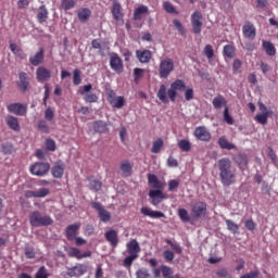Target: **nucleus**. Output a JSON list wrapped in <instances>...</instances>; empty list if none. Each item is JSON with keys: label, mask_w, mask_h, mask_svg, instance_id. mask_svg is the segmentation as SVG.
Masks as SVG:
<instances>
[{"label": "nucleus", "mask_w": 278, "mask_h": 278, "mask_svg": "<svg viewBox=\"0 0 278 278\" xmlns=\"http://www.w3.org/2000/svg\"><path fill=\"white\" fill-rule=\"evenodd\" d=\"M148 184L150 188H152L148 193V197L152 199L151 205L157 207L159 204L164 201V199H168V195H166V193L163 191L164 188H166V181L160 180L155 174H148Z\"/></svg>", "instance_id": "nucleus-1"}, {"label": "nucleus", "mask_w": 278, "mask_h": 278, "mask_svg": "<svg viewBox=\"0 0 278 278\" xmlns=\"http://www.w3.org/2000/svg\"><path fill=\"white\" fill-rule=\"evenodd\" d=\"M186 90V83L182 79H176L170 84V88L166 90V85H161L156 93L157 99L162 103H175L177 101V92H184Z\"/></svg>", "instance_id": "nucleus-2"}, {"label": "nucleus", "mask_w": 278, "mask_h": 278, "mask_svg": "<svg viewBox=\"0 0 278 278\" xmlns=\"http://www.w3.org/2000/svg\"><path fill=\"white\" fill-rule=\"evenodd\" d=\"M217 166L223 186H233L236 184V172L231 169V160L224 157L217 162Z\"/></svg>", "instance_id": "nucleus-3"}, {"label": "nucleus", "mask_w": 278, "mask_h": 278, "mask_svg": "<svg viewBox=\"0 0 278 278\" xmlns=\"http://www.w3.org/2000/svg\"><path fill=\"white\" fill-rule=\"evenodd\" d=\"M126 249L129 255L124 258L123 266H125V268H131V264H134V262H136V258L139 257L140 243H138L136 239H131L126 244Z\"/></svg>", "instance_id": "nucleus-4"}, {"label": "nucleus", "mask_w": 278, "mask_h": 278, "mask_svg": "<svg viewBox=\"0 0 278 278\" xmlns=\"http://www.w3.org/2000/svg\"><path fill=\"white\" fill-rule=\"evenodd\" d=\"M29 224L31 227H50L53 225V218L49 215H42L39 211H34L29 215Z\"/></svg>", "instance_id": "nucleus-5"}, {"label": "nucleus", "mask_w": 278, "mask_h": 278, "mask_svg": "<svg viewBox=\"0 0 278 278\" xmlns=\"http://www.w3.org/2000/svg\"><path fill=\"white\" fill-rule=\"evenodd\" d=\"M49 170H51V165L47 162H35L29 167L30 175L35 177H46L49 175Z\"/></svg>", "instance_id": "nucleus-6"}, {"label": "nucleus", "mask_w": 278, "mask_h": 278, "mask_svg": "<svg viewBox=\"0 0 278 278\" xmlns=\"http://www.w3.org/2000/svg\"><path fill=\"white\" fill-rule=\"evenodd\" d=\"M173 71H175V62H173V59L161 60L159 67V75L161 79H168V76Z\"/></svg>", "instance_id": "nucleus-7"}, {"label": "nucleus", "mask_w": 278, "mask_h": 278, "mask_svg": "<svg viewBox=\"0 0 278 278\" xmlns=\"http://www.w3.org/2000/svg\"><path fill=\"white\" fill-rule=\"evenodd\" d=\"M191 214L193 218H205L207 216V203L198 201L191 205Z\"/></svg>", "instance_id": "nucleus-8"}, {"label": "nucleus", "mask_w": 278, "mask_h": 278, "mask_svg": "<svg viewBox=\"0 0 278 278\" xmlns=\"http://www.w3.org/2000/svg\"><path fill=\"white\" fill-rule=\"evenodd\" d=\"M191 27L193 34H201V30L203 29V14L201 13V11H194L191 14Z\"/></svg>", "instance_id": "nucleus-9"}, {"label": "nucleus", "mask_w": 278, "mask_h": 278, "mask_svg": "<svg viewBox=\"0 0 278 278\" xmlns=\"http://www.w3.org/2000/svg\"><path fill=\"white\" fill-rule=\"evenodd\" d=\"M91 207L98 211V216L102 223H110L112 220V213H110L101 202H91Z\"/></svg>", "instance_id": "nucleus-10"}, {"label": "nucleus", "mask_w": 278, "mask_h": 278, "mask_svg": "<svg viewBox=\"0 0 278 278\" xmlns=\"http://www.w3.org/2000/svg\"><path fill=\"white\" fill-rule=\"evenodd\" d=\"M7 110L10 114H15V116H27V104L21 102L8 104Z\"/></svg>", "instance_id": "nucleus-11"}, {"label": "nucleus", "mask_w": 278, "mask_h": 278, "mask_svg": "<svg viewBox=\"0 0 278 278\" xmlns=\"http://www.w3.org/2000/svg\"><path fill=\"white\" fill-rule=\"evenodd\" d=\"M90 90H92V85L88 84L79 88V93L84 96L86 103H97L99 97L94 93H90Z\"/></svg>", "instance_id": "nucleus-12"}, {"label": "nucleus", "mask_w": 278, "mask_h": 278, "mask_svg": "<svg viewBox=\"0 0 278 278\" xmlns=\"http://www.w3.org/2000/svg\"><path fill=\"white\" fill-rule=\"evenodd\" d=\"M88 273V265L77 263L73 267H68L66 275L67 277H81Z\"/></svg>", "instance_id": "nucleus-13"}, {"label": "nucleus", "mask_w": 278, "mask_h": 278, "mask_svg": "<svg viewBox=\"0 0 278 278\" xmlns=\"http://www.w3.org/2000/svg\"><path fill=\"white\" fill-rule=\"evenodd\" d=\"M194 138L201 142H210L212 140V132L205 126H199L193 131Z\"/></svg>", "instance_id": "nucleus-14"}, {"label": "nucleus", "mask_w": 278, "mask_h": 278, "mask_svg": "<svg viewBox=\"0 0 278 278\" xmlns=\"http://www.w3.org/2000/svg\"><path fill=\"white\" fill-rule=\"evenodd\" d=\"M108 101L112 108H116L117 110L125 106V98L123 96L116 97V93L112 90L108 92Z\"/></svg>", "instance_id": "nucleus-15"}, {"label": "nucleus", "mask_w": 278, "mask_h": 278, "mask_svg": "<svg viewBox=\"0 0 278 278\" xmlns=\"http://www.w3.org/2000/svg\"><path fill=\"white\" fill-rule=\"evenodd\" d=\"M242 34L244 38H248L249 40H255L257 36V29L253 23L247 21L242 26Z\"/></svg>", "instance_id": "nucleus-16"}, {"label": "nucleus", "mask_w": 278, "mask_h": 278, "mask_svg": "<svg viewBox=\"0 0 278 278\" xmlns=\"http://www.w3.org/2000/svg\"><path fill=\"white\" fill-rule=\"evenodd\" d=\"M51 191L48 188H40L36 191L27 190L24 193L26 199H45V197H49Z\"/></svg>", "instance_id": "nucleus-17"}, {"label": "nucleus", "mask_w": 278, "mask_h": 278, "mask_svg": "<svg viewBox=\"0 0 278 278\" xmlns=\"http://www.w3.org/2000/svg\"><path fill=\"white\" fill-rule=\"evenodd\" d=\"M65 168H66V165H64V162L62 161L55 162L51 168L52 177H54V179H62V177H64Z\"/></svg>", "instance_id": "nucleus-18"}, {"label": "nucleus", "mask_w": 278, "mask_h": 278, "mask_svg": "<svg viewBox=\"0 0 278 278\" xmlns=\"http://www.w3.org/2000/svg\"><path fill=\"white\" fill-rule=\"evenodd\" d=\"M110 66H111L112 71H114L118 75H121V73H123V68H124L123 60L121 58H118V54L111 55Z\"/></svg>", "instance_id": "nucleus-19"}, {"label": "nucleus", "mask_w": 278, "mask_h": 278, "mask_svg": "<svg viewBox=\"0 0 278 278\" xmlns=\"http://www.w3.org/2000/svg\"><path fill=\"white\" fill-rule=\"evenodd\" d=\"M68 257H75L76 260H84L86 257H92V252L87 251L85 253H81V250L79 248H70L67 250Z\"/></svg>", "instance_id": "nucleus-20"}, {"label": "nucleus", "mask_w": 278, "mask_h": 278, "mask_svg": "<svg viewBox=\"0 0 278 278\" xmlns=\"http://www.w3.org/2000/svg\"><path fill=\"white\" fill-rule=\"evenodd\" d=\"M36 77L39 84H45V81L51 79V71L47 70L45 66H39L36 71Z\"/></svg>", "instance_id": "nucleus-21"}, {"label": "nucleus", "mask_w": 278, "mask_h": 278, "mask_svg": "<svg viewBox=\"0 0 278 278\" xmlns=\"http://www.w3.org/2000/svg\"><path fill=\"white\" fill-rule=\"evenodd\" d=\"M136 58L141 64H149L153 58V52L151 50H136Z\"/></svg>", "instance_id": "nucleus-22"}, {"label": "nucleus", "mask_w": 278, "mask_h": 278, "mask_svg": "<svg viewBox=\"0 0 278 278\" xmlns=\"http://www.w3.org/2000/svg\"><path fill=\"white\" fill-rule=\"evenodd\" d=\"M104 238L106 241H109L110 245L113 247V249H116L118 247V232L114 229H111L104 233Z\"/></svg>", "instance_id": "nucleus-23"}, {"label": "nucleus", "mask_w": 278, "mask_h": 278, "mask_svg": "<svg viewBox=\"0 0 278 278\" xmlns=\"http://www.w3.org/2000/svg\"><path fill=\"white\" fill-rule=\"evenodd\" d=\"M79 227H81L80 223L68 225L65 231V236L67 240H75L77 237V231H79Z\"/></svg>", "instance_id": "nucleus-24"}, {"label": "nucleus", "mask_w": 278, "mask_h": 278, "mask_svg": "<svg viewBox=\"0 0 278 278\" xmlns=\"http://www.w3.org/2000/svg\"><path fill=\"white\" fill-rule=\"evenodd\" d=\"M143 216H149L150 218H166V215L160 211H152L151 208L143 206L140 210Z\"/></svg>", "instance_id": "nucleus-25"}, {"label": "nucleus", "mask_w": 278, "mask_h": 278, "mask_svg": "<svg viewBox=\"0 0 278 278\" xmlns=\"http://www.w3.org/2000/svg\"><path fill=\"white\" fill-rule=\"evenodd\" d=\"M93 131L96 134H108L110 131V128H108V123L104 121H94L92 123Z\"/></svg>", "instance_id": "nucleus-26"}, {"label": "nucleus", "mask_w": 278, "mask_h": 278, "mask_svg": "<svg viewBox=\"0 0 278 278\" xmlns=\"http://www.w3.org/2000/svg\"><path fill=\"white\" fill-rule=\"evenodd\" d=\"M18 79H20V84H18L20 90H22V92H27V90H29V77L27 76V73L21 72L18 74Z\"/></svg>", "instance_id": "nucleus-27"}, {"label": "nucleus", "mask_w": 278, "mask_h": 278, "mask_svg": "<svg viewBox=\"0 0 278 278\" xmlns=\"http://www.w3.org/2000/svg\"><path fill=\"white\" fill-rule=\"evenodd\" d=\"M29 62L33 66H39L45 62V49L40 48V50L33 56L29 58Z\"/></svg>", "instance_id": "nucleus-28"}, {"label": "nucleus", "mask_w": 278, "mask_h": 278, "mask_svg": "<svg viewBox=\"0 0 278 278\" xmlns=\"http://www.w3.org/2000/svg\"><path fill=\"white\" fill-rule=\"evenodd\" d=\"M134 169V165L129 161H123L119 165V170H122V177H131V172Z\"/></svg>", "instance_id": "nucleus-29"}, {"label": "nucleus", "mask_w": 278, "mask_h": 278, "mask_svg": "<svg viewBox=\"0 0 278 278\" xmlns=\"http://www.w3.org/2000/svg\"><path fill=\"white\" fill-rule=\"evenodd\" d=\"M262 47L267 55L273 58V55H277V48H275V45L273 42L263 40Z\"/></svg>", "instance_id": "nucleus-30"}, {"label": "nucleus", "mask_w": 278, "mask_h": 278, "mask_svg": "<svg viewBox=\"0 0 278 278\" xmlns=\"http://www.w3.org/2000/svg\"><path fill=\"white\" fill-rule=\"evenodd\" d=\"M212 103H213V108L215 110H220L222 108H225V109L227 108V99H225V97H223L220 94L216 96L213 99Z\"/></svg>", "instance_id": "nucleus-31"}, {"label": "nucleus", "mask_w": 278, "mask_h": 278, "mask_svg": "<svg viewBox=\"0 0 278 278\" xmlns=\"http://www.w3.org/2000/svg\"><path fill=\"white\" fill-rule=\"evenodd\" d=\"M7 125L10 127L13 131H21V124L18 123V118L14 116H9L7 118Z\"/></svg>", "instance_id": "nucleus-32"}, {"label": "nucleus", "mask_w": 278, "mask_h": 278, "mask_svg": "<svg viewBox=\"0 0 278 278\" xmlns=\"http://www.w3.org/2000/svg\"><path fill=\"white\" fill-rule=\"evenodd\" d=\"M47 18H49V11L47 10V7L41 5L37 13V21L38 23L42 24L47 23Z\"/></svg>", "instance_id": "nucleus-33"}, {"label": "nucleus", "mask_w": 278, "mask_h": 278, "mask_svg": "<svg viewBox=\"0 0 278 278\" xmlns=\"http://www.w3.org/2000/svg\"><path fill=\"white\" fill-rule=\"evenodd\" d=\"M112 15L115 21H121L123 18V13L121 12V3L118 1H113Z\"/></svg>", "instance_id": "nucleus-34"}, {"label": "nucleus", "mask_w": 278, "mask_h": 278, "mask_svg": "<svg viewBox=\"0 0 278 278\" xmlns=\"http://www.w3.org/2000/svg\"><path fill=\"white\" fill-rule=\"evenodd\" d=\"M223 55L228 58V60H233L236 58V48L231 45L224 46Z\"/></svg>", "instance_id": "nucleus-35"}, {"label": "nucleus", "mask_w": 278, "mask_h": 278, "mask_svg": "<svg viewBox=\"0 0 278 278\" xmlns=\"http://www.w3.org/2000/svg\"><path fill=\"white\" fill-rule=\"evenodd\" d=\"M90 14H92L90 12V9H81L80 11H78L77 16L80 23H86V21L90 18Z\"/></svg>", "instance_id": "nucleus-36"}, {"label": "nucleus", "mask_w": 278, "mask_h": 278, "mask_svg": "<svg viewBox=\"0 0 278 278\" xmlns=\"http://www.w3.org/2000/svg\"><path fill=\"white\" fill-rule=\"evenodd\" d=\"M147 12H149L148 7L141 5V7L137 8L134 13L135 21H141L142 14H147Z\"/></svg>", "instance_id": "nucleus-37"}, {"label": "nucleus", "mask_w": 278, "mask_h": 278, "mask_svg": "<svg viewBox=\"0 0 278 278\" xmlns=\"http://www.w3.org/2000/svg\"><path fill=\"white\" fill-rule=\"evenodd\" d=\"M217 142L220 149H227L228 151H231V149H236V146L233 143H229V141L225 137H220Z\"/></svg>", "instance_id": "nucleus-38"}, {"label": "nucleus", "mask_w": 278, "mask_h": 278, "mask_svg": "<svg viewBox=\"0 0 278 278\" xmlns=\"http://www.w3.org/2000/svg\"><path fill=\"white\" fill-rule=\"evenodd\" d=\"M235 162L240 166V168H242V166H247L249 164V157L247 154H238L235 157Z\"/></svg>", "instance_id": "nucleus-39"}, {"label": "nucleus", "mask_w": 278, "mask_h": 278, "mask_svg": "<svg viewBox=\"0 0 278 278\" xmlns=\"http://www.w3.org/2000/svg\"><path fill=\"white\" fill-rule=\"evenodd\" d=\"M225 223H226L227 230L231 231V233H238V231L240 230V226L233 223V220L226 219Z\"/></svg>", "instance_id": "nucleus-40"}, {"label": "nucleus", "mask_w": 278, "mask_h": 278, "mask_svg": "<svg viewBox=\"0 0 278 278\" xmlns=\"http://www.w3.org/2000/svg\"><path fill=\"white\" fill-rule=\"evenodd\" d=\"M178 147L180 151H185L186 153H188V151L192 149V143H190L188 139H182L178 142Z\"/></svg>", "instance_id": "nucleus-41"}, {"label": "nucleus", "mask_w": 278, "mask_h": 278, "mask_svg": "<svg viewBox=\"0 0 278 278\" xmlns=\"http://www.w3.org/2000/svg\"><path fill=\"white\" fill-rule=\"evenodd\" d=\"M163 9L165 10V12H167V14H179V11H177V9L175 8V5H173V3L165 1L163 3Z\"/></svg>", "instance_id": "nucleus-42"}, {"label": "nucleus", "mask_w": 278, "mask_h": 278, "mask_svg": "<svg viewBox=\"0 0 278 278\" xmlns=\"http://www.w3.org/2000/svg\"><path fill=\"white\" fill-rule=\"evenodd\" d=\"M137 278H153L147 267H141L136 271Z\"/></svg>", "instance_id": "nucleus-43"}, {"label": "nucleus", "mask_w": 278, "mask_h": 278, "mask_svg": "<svg viewBox=\"0 0 278 278\" xmlns=\"http://www.w3.org/2000/svg\"><path fill=\"white\" fill-rule=\"evenodd\" d=\"M162 147H164V140H162L161 138H159V139H156V140L153 142L151 152H152V153H160V151H162Z\"/></svg>", "instance_id": "nucleus-44"}, {"label": "nucleus", "mask_w": 278, "mask_h": 278, "mask_svg": "<svg viewBox=\"0 0 278 278\" xmlns=\"http://www.w3.org/2000/svg\"><path fill=\"white\" fill-rule=\"evenodd\" d=\"M178 216L182 223H190V215L188 214V210L178 208Z\"/></svg>", "instance_id": "nucleus-45"}, {"label": "nucleus", "mask_w": 278, "mask_h": 278, "mask_svg": "<svg viewBox=\"0 0 278 278\" xmlns=\"http://www.w3.org/2000/svg\"><path fill=\"white\" fill-rule=\"evenodd\" d=\"M61 8L62 10H65V12L73 10V8H75V0H62Z\"/></svg>", "instance_id": "nucleus-46"}, {"label": "nucleus", "mask_w": 278, "mask_h": 278, "mask_svg": "<svg viewBox=\"0 0 278 278\" xmlns=\"http://www.w3.org/2000/svg\"><path fill=\"white\" fill-rule=\"evenodd\" d=\"M173 25L174 27H176L180 36H186V28L184 27V24H181L179 20H173Z\"/></svg>", "instance_id": "nucleus-47"}, {"label": "nucleus", "mask_w": 278, "mask_h": 278, "mask_svg": "<svg viewBox=\"0 0 278 278\" xmlns=\"http://www.w3.org/2000/svg\"><path fill=\"white\" fill-rule=\"evenodd\" d=\"M73 84L74 86H79V84H81V71L79 70L73 71Z\"/></svg>", "instance_id": "nucleus-48"}, {"label": "nucleus", "mask_w": 278, "mask_h": 278, "mask_svg": "<svg viewBox=\"0 0 278 278\" xmlns=\"http://www.w3.org/2000/svg\"><path fill=\"white\" fill-rule=\"evenodd\" d=\"M165 242L166 244H169V247L173 249V251H175V253H178V255H181L184 250L181 249L180 244L174 243L169 239H166Z\"/></svg>", "instance_id": "nucleus-49"}, {"label": "nucleus", "mask_w": 278, "mask_h": 278, "mask_svg": "<svg viewBox=\"0 0 278 278\" xmlns=\"http://www.w3.org/2000/svg\"><path fill=\"white\" fill-rule=\"evenodd\" d=\"M255 121L260 123V125H266V123H268V113L257 114Z\"/></svg>", "instance_id": "nucleus-50"}, {"label": "nucleus", "mask_w": 278, "mask_h": 278, "mask_svg": "<svg viewBox=\"0 0 278 278\" xmlns=\"http://www.w3.org/2000/svg\"><path fill=\"white\" fill-rule=\"evenodd\" d=\"M35 278H49V273L47 271V267L41 266L37 270Z\"/></svg>", "instance_id": "nucleus-51"}, {"label": "nucleus", "mask_w": 278, "mask_h": 278, "mask_svg": "<svg viewBox=\"0 0 278 278\" xmlns=\"http://www.w3.org/2000/svg\"><path fill=\"white\" fill-rule=\"evenodd\" d=\"M142 75H144V70L143 68L136 67L134 70V79H135L136 84H138V81H140Z\"/></svg>", "instance_id": "nucleus-52"}, {"label": "nucleus", "mask_w": 278, "mask_h": 278, "mask_svg": "<svg viewBox=\"0 0 278 278\" xmlns=\"http://www.w3.org/2000/svg\"><path fill=\"white\" fill-rule=\"evenodd\" d=\"M204 55L207 58V60H212V58H214V48H212V45L205 46Z\"/></svg>", "instance_id": "nucleus-53"}, {"label": "nucleus", "mask_w": 278, "mask_h": 278, "mask_svg": "<svg viewBox=\"0 0 278 278\" xmlns=\"http://www.w3.org/2000/svg\"><path fill=\"white\" fill-rule=\"evenodd\" d=\"M38 129L39 131H42V134H49V125H47L45 119L39 121Z\"/></svg>", "instance_id": "nucleus-54"}, {"label": "nucleus", "mask_w": 278, "mask_h": 278, "mask_svg": "<svg viewBox=\"0 0 278 278\" xmlns=\"http://www.w3.org/2000/svg\"><path fill=\"white\" fill-rule=\"evenodd\" d=\"M224 121L227 125L233 124V117L229 115V108L224 109Z\"/></svg>", "instance_id": "nucleus-55"}, {"label": "nucleus", "mask_w": 278, "mask_h": 278, "mask_svg": "<svg viewBox=\"0 0 278 278\" xmlns=\"http://www.w3.org/2000/svg\"><path fill=\"white\" fill-rule=\"evenodd\" d=\"M102 184L99 180H91L90 181V190H94V192H99L102 188Z\"/></svg>", "instance_id": "nucleus-56"}, {"label": "nucleus", "mask_w": 278, "mask_h": 278, "mask_svg": "<svg viewBox=\"0 0 278 278\" xmlns=\"http://www.w3.org/2000/svg\"><path fill=\"white\" fill-rule=\"evenodd\" d=\"M179 188V182L176 179H172L168 181V191L175 192Z\"/></svg>", "instance_id": "nucleus-57"}, {"label": "nucleus", "mask_w": 278, "mask_h": 278, "mask_svg": "<svg viewBox=\"0 0 278 278\" xmlns=\"http://www.w3.org/2000/svg\"><path fill=\"white\" fill-rule=\"evenodd\" d=\"M55 116V113L53 111V109H51L50 106L48 109H46L45 111V118L46 121H53V117Z\"/></svg>", "instance_id": "nucleus-58"}, {"label": "nucleus", "mask_w": 278, "mask_h": 278, "mask_svg": "<svg viewBox=\"0 0 278 278\" xmlns=\"http://www.w3.org/2000/svg\"><path fill=\"white\" fill-rule=\"evenodd\" d=\"M268 157L269 160H271L273 164H275V166H277V153H275V150H273V148H268Z\"/></svg>", "instance_id": "nucleus-59"}, {"label": "nucleus", "mask_w": 278, "mask_h": 278, "mask_svg": "<svg viewBox=\"0 0 278 278\" xmlns=\"http://www.w3.org/2000/svg\"><path fill=\"white\" fill-rule=\"evenodd\" d=\"M163 256L166 262H173L175 260V253L170 250L164 251Z\"/></svg>", "instance_id": "nucleus-60"}, {"label": "nucleus", "mask_w": 278, "mask_h": 278, "mask_svg": "<svg viewBox=\"0 0 278 278\" xmlns=\"http://www.w3.org/2000/svg\"><path fill=\"white\" fill-rule=\"evenodd\" d=\"M46 148L48 151H55V141L53 139H46Z\"/></svg>", "instance_id": "nucleus-61"}, {"label": "nucleus", "mask_w": 278, "mask_h": 278, "mask_svg": "<svg viewBox=\"0 0 278 278\" xmlns=\"http://www.w3.org/2000/svg\"><path fill=\"white\" fill-rule=\"evenodd\" d=\"M243 49H245V51H255V49H257V46L255 45V42L248 41L244 43Z\"/></svg>", "instance_id": "nucleus-62"}, {"label": "nucleus", "mask_w": 278, "mask_h": 278, "mask_svg": "<svg viewBox=\"0 0 278 278\" xmlns=\"http://www.w3.org/2000/svg\"><path fill=\"white\" fill-rule=\"evenodd\" d=\"M2 153H4V155H11V153H12V144L3 143L2 144Z\"/></svg>", "instance_id": "nucleus-63"}, {"label": "nucleus", "mask_w": 278, "mask_h": 278, "mask_svg": "<svg viewBox=\"0 0 278 278\" xmlns=\"http://www.w3.org/2000/svg\"><path fill=\"white\" fill-rule=\"evenodd\" d=\"M260 276V271L254 270L249 274L242 275L240 278H256Z\"/></svg>", "instance_id": "nucleus-64"}]
</instances>
